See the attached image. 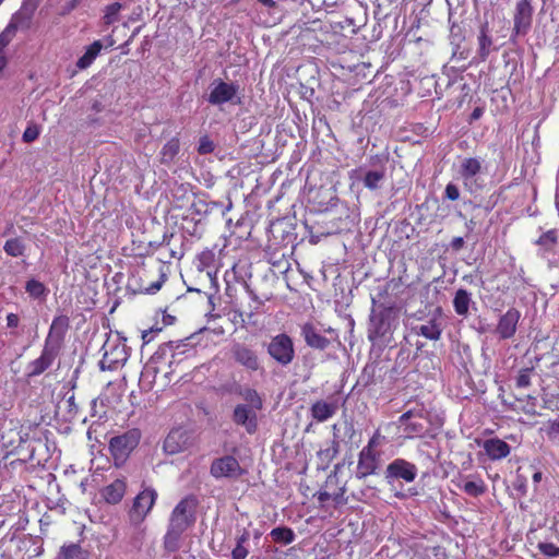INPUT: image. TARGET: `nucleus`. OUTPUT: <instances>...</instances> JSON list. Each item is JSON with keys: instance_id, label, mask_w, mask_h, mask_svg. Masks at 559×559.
<instances>
[{"instance_id": "nucleus-1", "label": "nucleus", "mask_w": 559, "mask_h": 559, "mask_svg": "<svg viewBox=\"0 0 559 559\" xmlns=\"http://www.w3.org/2000/svg\"><path fill=\"white\" fill-rule=\"evenodd\" d=\"M197 507V497L188 495L173 509L167 532L164 536V547L166 550L174 552L179 549V540L182 534L195 523Z\"/></svg>"}, {"instance_id": "nucleus-2", "label": "nucleus", "mask_w": 559, "mask_h": 559, "mask_svg": "<svg viewBox=\"0 0 559 559\" xmlns=\"http://www.w3.org/2000/svg\"><path fill=\"white\" fill-rule=\"evenodd\" d=\"M397 427L407 439L424 437L429 428V417L424 405L403 413L397 419Z\"/></svg>"}, {"instance_id": "nucleus-3", "label": "nucleus", "mask_w": 559, "mask_h": 559, "mask_svg": "<svg viewBox=\"0 0 559 559\" xmlns=\"http://www.w3.org/2000/svg\"><path fill=\"white\" fill-rule=\"evenodd\" d=\"M141 437V431L138 428H132L109 440L108 449L116 467H120L127 462L131 453L138 448Z\"/></svg>"}, {"instance_id": "nucleus-4", "label": "nucleus", "mask_w": 559, "mask_h": 559, "mask_svg": "<svg viewBox=\"0 0 559 559\" xmlns=\"http://www.w3.org/2000/svg\"><path fill=\"white\" fill-rule=\"evenodd\" d=\"M103 358L99 361L102 370H117L122 367L129 358V348L119 338H108L103 345Z\"/></svg>"}, {"instance_id": "nucleus-5", "label": "nucleus", "mask_w": 559, "mask_h": 559, "mask_svg": "<svg viewBox=\"0 0 559 559\" xmlns=\"http://www.w3.org/2000/svg\"><path fill=\"white\" fill-rule=\"evenodd\" d=\"M267 354L281 366H288L295 358L292 337L286 333L273 336L267 345Z\"/></svg>"}, {"instance_id": "nucleus-6", "label": "nucleus", "mask_w": 559, "mask_h": 559, "mask_svg": "<svg viewBox=\"0 0 559 559\" xmlns=\"http://www.w3.org/2000/svg\"><path fill=\"white\" fill-rule=\"evenodd\" d=\"M210 474L215 479H237L245 474L239 461L233 455H223L212 461Z\"/></svg>"}, {"instance_id": "nucleus-7", "label": "nucleus", "mask_w": 559, "mask_h": 559, "mask_svg": "<svg viewBox=\"0 0 559 559\" xmlns=\"http://www.w3.org/2000/svg\"><path fill=\"white\" fill-rule=\"evenodd\" d=\"M380 466L381 452H371L362 448L358 453L355 478L361 480L377 475Z\"/></svg>"}, {"instance_id": "nucleus-8", "label": "nucleus", "mask_w": 559, "mask_h": 559, "mask_svg": "<svg viewBox=\"0 0 559 559\" xmlns=\"http://www.w3.org/2000/svg\"><path fill=\"white\" fill-rule=\"evenodd\" d=\"M384 474L388 481L402 479L413 483L417 477V466L405 459H395L388 464Z\"/></svg>"}, {"instance_id": "nucleus-9", "label": "nucleus", "mask_w": 559, "mask_h": 559, "mask_svg": "<svg viewBox=\"0 0 559 559\" xmlns=\"http://www.w3.org/2000/svg\"><path fill=\"white\" fill-rule=\"evenodd\" d=\"M156 499L157 492L152 488L140 491L133 500L130 518L136 522H142L151 512Z\"/></svg>"}, {"instance_id": "nucleus-10", "label": "nucleus", "mask_w": 559, "mask_h": 559, "mask_svg": "<svg viewBox=\"0 0 559 559\" xmlns=\"http://www.w3.org/2000/svg\"><path fill=\"white\" fill-rule=\"evenodd\" d=\"M483 171V162L477 157H465L459 167V176L463 181L464 187L474 192L479 186L476 181V176Z\"/></svg>"}, {"instance_id": "nucleus-11", "label": "nucleus", "mask_w": 559, "mask_h": 559, "mask_svg": "<svg viewBox=\"0 0 559 559\" xmlns=\"http://www.w3.org/2000/svg\"><path fill=\"white\" fill-rule=\"evenodd\" d=\"M61 349L48 343H44L41 354L38 358L32 360L27 366V376L37 377L48 370L56 358L60 355Z\"/></svg>"}, {"instance_id": "nucleus-12", "label": "nucleus", "mask_w": 559, "mask_h": 559, "mask_svg": "<svg viewBox=\"0 0 559 559\" xmlns=\"http://www.w3.org/2000/svg\"><path fill=\"white\" fill-rule=\"evenodd\" d=\"M441 308L436 309L429 320L421 324L412 326L415 335L423 336L429 341H439L442 335Z\"/></svg>"}, {"instance_id": "nucleus-13", "label": "nucleus", "mask_w": 559, "mask_h": 559, "mask_svg": "<svg viewBox=\"0 0 559 559\" xmlns=\"http://www.w3.org/2000/svg\"><path fill=\"white\" fill-rule=\"evenodd\" d=\"M533 8L530 0H520L514 13L512 36L526 35L532 25Z\"/></svg>"}, {"instance_id": "nucleus-14", "label": "nucleus", "mask_w": 559, "mask_h": 559, "mask_svg": "<svg viewBox=\"0 0 559 559\" xmlns=\"http://www.w3.org/2000/svg\"><path fill=\"white\" fill-rule=\"evenodd\" d=\"M231 357L234 360L249 371H258L261 367L260 359L254 349L240 343L231 347Z\"/></svg>"}, {"instance_id": "nucleus-15", "label": "nucleus", "mask_w": 559, "mask_h": 559, "mask_svg": "<svg viewBox=\"0 0 559 559\" xmlns=\"http://www.w3.org/2000/svg\"><path fill=\"white\" fill-rule=\"evenodd\" d=\"M211 90L207 102L212 105H223L233 102L239 91V85L235 83H227L223 80H217Z\"/></svg>"}, {"instance_id": "nucleus-16", "label": "nucleus", "mask_w": 559, "mask_h": 559, "mask_svg": "<svg viewBox=\"0 0 559 559\" xmlns=\"http://www.w3.org/2000/svg\"><path fill=\"white\" fill-rule=\"evenodd\" d=\"M70 328V319L66 314H60L53 318L48 334L45 338V343H48L55 347L62 348L64 336Z\"/></svg>"}, {"instance_id": "nucleus-17", "label": "nucleus", "mask_w": 559, "mask_h": 559, "mask_svg": "<svg viewBox=\"0 0 559 559\" xmlns=\"http://www.w3.org/2000/svg\"><path fill=\"white\" fill-rule=\"evenodd\" d=\"M233 421L242 426L249 435H253L258 430L255 409L250 408L247 404L236 405L233 412Z\"/></svg>"}, {"instance_id": "nucleus-18", "label": "nucleus", "mask_w": 559, "mask_h": 559, "mask_svg": "<svg viewBox=\"0 0 559 559\" xmlns=\"http://www.w3.org/2000/svg\"><path fill=\"white\" fill-rule=\"evenodd\" d=\"M521 313L516 308H510L503 313L496 326V333L501 340H509L514 336Z\"/></svg>"}, {"instance_id": "nucleus-19", "label": "nucleus", "mask_w": 559, "mask_h": 559, "mask_svg": "<svg viewBox=\"0 0 559 559\" xmlns=\"http://www.w3.org/2000/svg\"><path fill=\"white\" fill-rule=\"evenodd\" d=\"M167 278L166 273L164 272V265L157 264V273L156 278L151 280L150 278V272L146 270H143V275L140 277L141 284L139 286V293L143 294H155L158 292L163 284L165 283Z\"/></svg>"}, {"instance_id": "nucleus-20", "label": "nucleus", "mask_w": 559, "mask_h": 559, "mask_svg": "<svg viewBox=\"0 0 559 559\" xmlns=\"http://www.w3.org/2000/svg\"><path fill=\"white\" fill-rule=\"evenodd\" d=\"M342 467V464H336L334 466V471L332 474H330L326 478L325 487L330 489V493L332 495V501L334 502V506H344L347 503V498L345 496L346 493V486L345 484L340 485L336 474L337 471Z\"/></svg>"}, {"instance_id": "nucleus-21", "label": "nucleus", "mask_w": 559, "mask_h": 559, "mask_svg": "<svg viewBox=\"0 0 559 559\" xmlns=\"http://www.w3.org/2000/svg\"><path fill=\"white\" fill-rule=\"evenodd\" d=\"M127 491L126 478H117L100 490L103 499L109 504L119 503Z\"/></svg>"}, {"instance_id": "nucleus-22", "label": "nucleus", "mask_w": 559, "mask_h": 559, "mask_svg": "<svg viewBox=\"0 0 559 559\" xmlns=\"http://www.w3.org/2000/svg\"><path fill=\"white\" fill-rule=\"evenodd\" d=\"M484 450L490 460L498 461L510 454L511 447L502 439L490 438L485 440Z\"/></svg>"}, {"instance_id": "nucleus-23", "label": "nucleus", "mask_w": 559, "mask_h": 559, "mask_svg": "<svg viewBox=\"0 0 559 559\" xmlns=\"http://www.w3.org/2000/svg\"><path fill=\"white\" fill-rule=\"evenodd\" d=\"M336 402H326L324 400L316 401L310 407L311 417L318 421L323 423L333 417L337 412Z\"/></svg>"}, {"instance_id": "nucleus-24", "label": "nucleus", "mask_w": 559, "mask_h": 559, "mask_svg": "<svg viewBox=\"0 0 559 559\" xmlns=\"http://www.w3.org/2000/svg\"><path fill=\"white\" fill-rule=\"evenodd\" d=\"M301 335L304 336L306 344L316 349L323 350L330 344L329 340L321 335L311 323H305L301 326Z\"/></svg>"}, {"instance_id": "nucleus-25", "label": "nucleus", "mask_w": 559, "mask_h": 559, "mask_svg": "<svg viewBox=\"0 0 559 559\" xmlns=\"http://www.w3.org/2000/svg\"><path fill=\"white\" fill-rule=\"evenodd\" d=\"M340 452V442L335 439L331 440L325 448L317 452L318 468L326 469Z\"/></svg>"}, {"instance_id": "nucleus-26", "label": "nucleus", "mask_w": 559, "mask_h": 559, "mask_svg": "<svg viewBox=\"0 0 559 559\" xmlns=\"http://www.w3.org/2000/svg\"><path fill=\"white\" fill-rule=\"evenodd\" d=\"M180 152V140L178 136H174L168 140L159 152V162L163 165H171Z\"/></svg>"}, {"instance_id": "nucleus-27", "label": "nucleus", "mask_w": 559, "mask_h": 559, "mask_svg": "<svg viewBox=\"0 0 559 559\" xmlns=\"http://www.w3.org/2000/svg\"><path fill=\"white\" fill-rule=\"evenodd\" d=\"M58 559H88V551L78 543L64 544L60 548Z\"/></svg>"}, {"instance_id": "nucleus-28", "label": "nucleus", "mask_w": 559, "mask_h": 559, "mask_svg": "<svg viewBox=\"0 0 559 559\" xmlns=\"http://www.w3.org/2000/svg\"><path fill=\"white\" fill-rule=\"evenodd\" d=\"M103 48L100 40H95L85 50L84 55L76 61V67L80 70L88 68L99 55Z\"/></svg>"}, {"instance_id": "nucleus-29", "label": "nucleus", "mask_w": 559, "mask_h": 559, "mask_svg": "<svg viewBox=\"0 0 559 559\" xmlns=\"http://www.w3.org/2000/svg\"><path fill=\"white\" fill-rule=\"evenodd\" d=\"M21 20H22V17L20 14L13 15L10 23L0 33V51H4L5 47L10 44L12 38L15 36L17 28L22 25Z\"/></svg>"}, {"instance_id": "nucleus-30", "label": "nucleus", "mask_w": 559, "mask_h": 559, "mask_svg": "<svg viewBox=\"0 0 559 559\" xmlns=\"http://www.w3.org/2000/svg\"><path fill=\"white\" fill-rule=\"evenodd\" d=\"M471 304V294L463 288L456 290L453 298V308L456 314L466 317L468 314Z\"/></svg>"}, {"instance_id": "nucleus-31", "label": "nucleus", "mask_w": 559, "mask_h": 559, "mask_svg": "<svg viewBox=\"0 0 559 559\" xmlns=\"http://www.w3.org/2000/svg\"><path fill=\"white\" fill-rule=\"evenodd\" d=\"M491 46L492 39L489 35L488 24L486 23L481 25L478 35V56L481 61H485L488 58Z\"/></svg>"}, {"instance_id": "nucleus-32", "label": "nucleus", "mask_w": 559, "mask_h": 559, "mask_svg": "<svg viewBox=\"0 0 559 559\" xmlns=\"http://www.w3.org/2000/svg\"><path fill=\"white\" fill-rule=\"evenodd\" d=\"M392 311H393L392 307L384 308L372 319V323L374 326V333L378 336H384L390 331V324H389L388 320H389Z\"/></svg>"}, {"instance_id": "nucleus-33", "label": "nucleus", "mask_w": 559, "mask_h": 559, "mask_svg": "<svg viewBox=\"0 0 559 559\" xmlns=\"http://www.w3.org/2000/svg\"><path fill=\"white\" fill-rule=\"evenodd\" d=\"M461 489L466 495L476 498V497H479V496H481V495H484L486 492L487 485L485 484V481L479 476H476L474 479L465 481L461 486Z\"/></svg>"}, {"instance_id": "nucleus-34", "label": "nucleus", "mask_w": 559, "mask_h": 559, "mask_svg": "<svg viewBox=\"0 0 559 559\" xmlns=\"http://www.w3.org/2000/svg\"><path fill=\"white\" fill-rule=\"evenodd\" d=\"M270 535L275 543H282L285 545L292 544L295 540L294 531L286 526H278L273 528Z\"/></svg>"}, {"instance_id": "nucleus-35", "label": "nucleus", "mask_w": 559, "mask_h": 559, "mask_svg": "<svg viewBox=\"0 0 559 559\" xmlns=\"http://www.w3.org/2000/svg\"><path fill=\"white\" fill-rule=\"evenodd\" d=\"M25 243L19 237L8 239L3 246L4 252L12 258L22 257L25 253Z\"/></svg>"}, {"instance_id": "nucleus-36", "label": "nucleus", "mask_w": 559, "mask_h": 559, "mask_svg": "<svg viewBox=\"0 0 559 559\" xmlns=\"http://www.w3.org/2000/svg\"><path fill=\"white\" fill-rule=\"evenodd\" d=\"M250 535L249 532L245 531L240 536L237 538L236 547L231 551V559H246L249 550L245 546L249 542Z\"/></svg>"}, {"instance_id": "nucleus-37", "label": "nucleus", "mask_w": 559, "mask_h": 559, "mask_svg": "<svg viewBox=\"0 0 559 559\" xmlns=\"http://www.w3.org/2000/svg\"><path fill=\"white\" fill-rule=\"evenodd\" d=\"M25 290L31 297L35 299L45 297L47 295L46 286L41 282L34 278L26 282Z\"/></svg>"}, {"instance_id": "nucleus-38", "label": "nucleus", "mask_w": 559, "mask_h": 559, "mask_svg": "<svg viewBox=\"0 0 559 559\" xmlns=\"http://www.w3.org/2000/svg\"><path fill=\"white\" fill-rule=\"evenodd\" d=\"M384 170H369L364 177V185L370 190L379 188V183L384 178Z\"/></svg>"}, {"instance_id": "nucleus-39", "label": "nucleus", "mask_w": 559, "mask_h": 559, "mask_svg": "<svg viewBox=\"0 0 559 559\" xmlns=\"http://www.w3.org/2000/svg\"><path fill=\"white\" fill-rule=\"evenodd\" d=\"M534 374H535V370L533 367L521 369L515 379V386L518 389L528 388L531 385V380Z\"/></svg>"}, {"instance_id": "nucleus-40", "label": "nucleus", "mask_w": 559, "mask_h": 559, "mask_svg": "<svg viewBox=\"0 0 559 559\" xmlns=\"http://www.w3.org/2000/svg\"><path fill=\"white\" fill-rule=\"evenodd\" d=\"M122 5L120 2H112L108 4L105 9V14L103 16L104 23L106 25H111L116 21H118V14L121 10Z\"/></svg>"}, {"instance_id": "nucleus-41", "label": "nucleus", "mask_w": 559, "mask_h": 559, "mask_svg": "<svg viewBox=\"0 0 559 559\" xmlns=\"http://www.w3.org/2000/svg\"><path fill=\"white\" fill-rule=\"evenodd\" d=\"M418 556L419 559H447L445 551L440 546L425 547Z\"/></svg>"}, {"instance_id": "nucleus-42", "label": "nucleus", "mask_w": 559, "mask_h": 559, "mask_svg": "<svg viewBox=\"0 0 559 559\" xmlns=\"http://www.w3.org/2000/svg\"><path fill=\"white\" fill-rule=\"evenodd\" d=\"M245 401L249 403L250 408L260 411L263 406L262 399L254 389H246L242 393Z\"/></svg>"}, {"instance_id": "nucleus-43", "label": "nucleus", "mask_w": 559, "mask_h": 559, "mask_svg": "<svg viewBox=\"0 0 559 559\" xmlns=\"http://www.w3.org/2000/svg\"><path fill=\"white\" fill-rule=\"evenodd\" d=\"M384 439L385 438L381 433L380 429H376L372 436L369 438L367 444L362 448L371 452H381L378 448L383 444Z\"/></svg>"}, {"instance_id": "nucleus-44", "label": "nucleus", "mask_w": 559, "mask_h": 559, "mask_svg": "<svg viewBox=\"0 0 559 559\" xmlns=\"http://www.w3.org/2000/svg\"><path fill=\"white\" fill-rule=\"evenodd\" d=\"M179 436V432L178 431H171L168 433V436L166 437L165 441H164V449L168 452V453H177L181 450L180 445L176 442V438Z\"/></svg>"}, {"instance_id": "nucleus-45", "label": "nucleus", "mask_w": 559, "mask_h": 559, "mask_svg": "<svg viewBox=\"0 0 559 559\" xmlns=\"http://www.w3.org/2000/svg\"><path fill=\"white\" fill-rule=\"evenodd\" d=\"M538 550L546 557L557 558L559 557V546L554 543H538Z\"/></svg>"}, {"instance_id": "nucleus-46", "label": "nucleus", "mask_w": 559, "mask_h": 559, "mask_svg": "<svg viewBox=\"0 0 559 559\" xmlns=\"http://www.w3.org/2000/svg\"><path fill=\"white\" fill-rule=\"evenodd\" d=\"M543 407L551 412H559V395L544 393Z\"/></svg>"}, {"instance_id": "nucleus-47", "label": "nucleus", "mask_w": 559, "mask_h": 559, "mask_svg": "<svg viewBox=\"0 0 559 559\" xmlns=\"http://www.w3.org/2000/svg\"><path fill=\"white\" fill-rule=\"evenodd\" d=\"M40 130L36 124H29L23 132L22 139L25 143H32L39 136Z\"/></svg>"}, {"instance_id": "nucleus-48", "label": "nucleus", "mask_w": 559, "mask_h": 559, "mask_svg": "<svg viewBox=\"0 0 559 559\" xmlns=\"http://www.w3.org/2000/svg\"><path fill=\"white\" fill-rule=\"evenodd\" d=\"M557 242V233L555 229L548 230L539 236L537 243L540 246H554Z\"/></svg>"}, {"instance_id": "nucleus-49", "label": "nucleus", "mask_w": 559, "mask_h": 559, "mask_svg": "<svg viewBox=\"0 0 559 559\" xmlns=\"http://www.w3.org/2000/svg\"><path fill=\"white\" fill-rule=\"evenodd\" d=\"M168 346L174 352H178L180 354L193 353L194 352L193 347L188 345V344H186L183 341L169 342Z\"/></svg>"}, {"instance_id": "nucleus-50", "label": "nucleus", "mask_w": 559, "mask_h": 559, "mask_svg": "<svg viewBox=\"0 0 559 559\" xmlns=\"http://www.w3.org/2000/svg\"><path fill=\"white\" fill-rule=\"evenodd\" d=\"M444 195L451 201H456L460 198L459 188L454 183H448L444 190Z\"/></svg>"}, {"instance_id": "nucleus-51", "label": "nucleus", "mask_w": 559, "mask_h": 559, "mask_svg": "<svg viewBox=\"0 0 559 559\" xmlns=\"http://www.w3.org/2000/svg\"><path fill=\"white\" fill-rule=\"evenodd\" d=\"M536 402H537L536 397L528 395L526 404L522 406V411L528 415H536L537 414Z\"/></svg>"}, {"instance_id": "nucleus-52", "label": "nucleus", "mask_w": 559, "mask_h": 559, "mask_svg": "<svg viewBox=\"0 0 559 559\" xmlns=\"http://www.w3.org/2000/svg\"><path fill=\"white\" fill-rule=\"evenodd\" d=\"M213 151H214L213 142L210 141L207 138H203L200 141V144H199V147H198V152L200 154H209V153H212Z\"/></svg>"}, {"instance_id": "nucleus-53", "label": "nucleus", "mask_w": 559, "mask_h": 559, "mask_svg": "<svg viewBox=\"0 0 559 559\" xmlns=\"http://www.w3.org/2000/svg\"><path fill=\"white\" fill-rule=\"evenodd\" d=\"M316 497L321 507H324V504L329 500H332V495L330 493V489H328L326 487H325V489L318 491Z\"/></svg>"}, {"instance_id": "nucleus-54", "label": "nucleus", "mask_w": 559, "mask_h": 559, "mask_svg": "<svg viewBox=\"0 0 559 559\" xmlns=\"http://www.w3.org/2000/svg\"><path fill=\"white\" fill-rule=\"evenodd\" d=\"M20 324V317L16 313H9L7 316V328L16 329Z\"/></svg>"}, {"instance_id": "nucleus-55", "label": "nucleus", "mask_w": 559, "mask_h": 559, "mask_svg": "<svg viewBox=\"0 0 559 559\" xmlns=\"http://www.w3.org/2000/svg\"><path fill=\"white\" fill-rule=\"evenodd\" d=\"M464 246V239L462 237H454L451 241V247L454 250H460Z\"/></svg>"}, {"instance_id": "nucleus-56", "label": "nucleus", "mask_w": 559, "mask_h": 559, "mask_svg": "<svg viewBox=\"0 0 559 559\" xmlns=\"http://www.w3.org/2000/svg\"><path fill=\"white\" fill-rule=\"evenodd\" d=\"M484 115V108L475 107L471 114V121L478 120Z\"/></svg>"}, {"instance_id": "nucleus-57", "label": "nucleus", "mask_w": 559, "mask_h": 559, "mask_svg": "<svg viewBox=\"0 0 559 559\" xmlns=\"http://www.w3.org/2000/svg\"><path fill=\"white\" fill-rule=\"evenodd\" d=\"M496 292H500V293H507L508 289H509V285L507 282L502 283V284H497V286L493 288Z\"/></svg>"}, {"instance_id": "nucleus-58", "label": "nucleus", "mask_w": 559, "mask_h": 559, "mask_svg": "<svg viewBox=\"0 0 559 559\" xmlns=\"http://www.w3.org/2000/svg\"><path fill=\"white\" fill-rule=\"evenodd\" d=\"M8 63L4 51H0V72L5 68Z\"/></svg>"}, {"instance_id": "nucleus-59", "label": "nucleus", "mask_w": 559, "mask_h": 559, "mask_svg": "<svg viewBox=\"0 0 559 559\" xmlns=\"http://www.w3.org/2000/svg\"><path fill=\"white\" fill-rule=\"evenodd\" d=\"M240 320L242 323H245L243 312L240 310H234V321Z\"/></svg>"}, {"instance_id": "nucleus-60", "label": "nucleus", "mask_w": 559, "mask_h": 559, "mask_svg": "<svg viewBox=\"0 0 559 559\" xmlns=\"http://www.w3.org/2000/svg\"><path fill=\"white\" fill-rule=\"evenodd\" d=\"M258 1L267 8H274L276 5V2L274 0H258Z\"/></svg>"}, {"instance_id": "nucleus-61", "label": "nucleus", "mask_w": 559, "mask_h": 559, "mask_svg": "<svg viewBox=\"0 0 559 559\" xmlns=\"http://www.w3.org/2000/svg\"><path fill=\"white\" fill-rule=\"evenodd\" d=\"M542 476H543L542 472H535L533 474V481L536 484L539 483L542 480Z\"/></svg>"}, {"instance_id": "nucleus-62", "label": "nucleus", "mask_w": 559, "mask_h": 559, "mask_svg": "<svg viewBox=\"0 0 559 559\" xmlns=\"http://www.w3.org/2000/svg\"><path fill=\"white\" fill-rule=\"evenodd\" d=\"M152 333V331H144L143 334H142V338L144 341V343H147L150 342V338H148V335Z\"/></svg>"}, {"instance_id": "nucleus-63", "label": "nucleus", "mask_w": 559, "mask_h": 559, "mask_svg": "<svg viewBox=\"0 0 559 559\" xmlns=\"http://www.w3.org/2000/svg\"><path fill=\"white\" fill-rule=\"evenodd\" d=\"M516 488H518V490L522 491V493H525V485L524 484L519 485Z\"/></svg>"}, {"instance_id": "nucleus-64", "label": "nucleus", "mask_w": 559, "mask_h": 559, "mask_svg": "<svg viewBox=\"0 0 559 559\" xmlns=\"http://www.w3.org/2000/svg\"><path fill=\"white\" fill-rule=\"evenodd\" d=\"M203 258H212V253L211 252H203L201 254V259H203Z\"/></svg>"}]
</instances>
